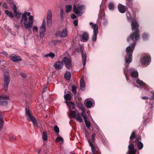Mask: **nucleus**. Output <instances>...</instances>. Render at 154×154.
Wrapping results in <instances>:
<instances>
[{
    "mask_svg": "<svg viewBox=\"0 0 154 154\" xmlns=\"http://www.w3.org/2000/svg\"><path fill=\"white\" fill-rule=\"evenodd\" d=\"M131 25L132 30H134V31L131 33L127 38V41L130 44L129 46L126 48V50L127 54L125 56V60L126 63H130L131 62L133 51L136 42L140 37L139 25L137 22L135 20H133Z\"/></svg>",
    "mask_w": 154,
    "mask_h": 154,
    "instance_id": "1",
    "label": "nucleus"
},
{
    "mask_svg": "<svg viewBox=\"0 0 154 154\" xmlns=\"http://www.w3.org/2000/svg\"><path fill=\"white\" fill-rule=\"evenodd\" d=\"M96 139L95 137H91V140L92 141L89 139H88V141L90 146L91 147V149L93 154H101L100 149L98 147L95 146L94 145Z\"/></svg>",
    "mask_w": 154,
    "mask_h": 154,
    "instance_id": "2",
    "label": "nucleus"
},
{
    "mask_svg": "<svg viewBox=\"0 0 154 154\" xmlns=\"http://www.w3.org/2000/svg\"><path fill=\"white\" fill-rule=\"evenodd\" d=\"M26 114L29 117V118H27L28 120L29 121H31L32 122L34 127L36 128H38V125L37 120L30 113L29 110L26 107Z\"/></svg>",
    "mask_w": 154,
    "mask_h": 154,
    "instance_id": "3",
    "label": "nucleus"
},
{
    "mask_svg": "<svg viewBox=\"0 0 154 154\" xmlns=\"http://www.w3.org/2000/svg\"><path fill=\"white\" fill-rule=\"evenodd\" d=\"M29 21H23V22L25 28L27 29L30 30L32 27L33 25V17L32 16H29Z\"/></svg>",
    "mask_w": 154,
    "mask_h": 154,
    "instance_id": "4",
    "label": "nucleus"
},
{
    "mask_svg": "<svg viewBox=\"0 0 154 154\" xmlns=\"http://www.w3.org/2000/svg\"><path fill=\"white\" fill-rule=\"evenodd\" d=\"M89 24L92 26L93 29L94 35L92 37V40L93 41H96L97 38V35L98 32V27L96 24H94L92 22H90Z\"/></svg>",
    "mask_w": 154,
    "mask_h": 154,
    "instance_id": "5",
    "label": "nucleus"
},
{
    "mask_svg": "<svg viewBox=\"0 0 154 154\" xmlns=\"http://www.w3.org/2000/svg\"><path fill=\"white\" fill-rule=\"evenodd\" d=\"M10 75L8 73H5L4 74V87L5 90H7L8 85L10 82Z\"/></svg>",
    "mask_w": 154,
    "mask_h": 154,
    "instance_id": "6",
    "label": "nucleus"
},
{
    "mask_svg": "<svg viewBox=\"0 0 154 154\" xmlns=\"http://www.w3.org/2000/svg\"><path fill=\"white\" fill-rule=\"evenodd\" d=\"M105 14L102 11H101L99 14L98 21L100 23H102L103 24L106 25L107 24L108 22L107 20L105 18Z\"/></svg>",
    "mask_w": 154,
    "mask_h": 154,
    "instance_id": "7",
    "label": "nucleus"
},
{
    "mask_svg": "<svg viewBox=\"0 0 154 154\" xmlns=\"http://www.w3.org/2000/svg\"><path fill=\"white\" fill-rule=\"evenodd\" d=\"M83 8L82 5H74L73 6V12L78 16H80L82 14L80 11L82 10Z\"/></svg>",
    "mask_w": 154,
    "mask_h": 154,
    "instance_id": "8",
    "label": "nucleus"
},
{
    "mask_svg": "<svg viewBox=\"0 0 154 154\" xmlns=\"http://www.w3.org/2000/svg\"><path fill=\"white\" fill-rule=\"evenodd\" d=\"M52 11L51 10L49 9L47 13V24L48 27H50L52 23Z\"/></svg>",
    "mask_w": 154,
    "mask_h": 154,
    "instance_id": "9",
    "label": "nucleus"
},
{
    "mask_svg": "<svg viewBox=\"0 0 154 154\" xmlns=\"http://www.w3.org/2000/svg\"><path fill=\"white\" fill-rule=\"evenodd\" d=\"M150 57L149 55H146L141 58L140 60L141 63L143 65H148L149 63Z\"/></svg>",
    "mask_w": 154,
    "mask_h": 154,
    "instance_id": "10",
    "label": "nucleus"
},
{
    "mask_svg": "<svg viewBox=\"0 0 154 154\" xmlns=\"http://www.w3.org/2000/svg\"><path fill=\"white\" fill-rule=\"evenodd\" d=\"M57 36L61 37H66L67 35V31L66 29H63L62 31L57 32L56 33Z\"/></svg>",
    "mask_w": 154,
    "mask_h": 154,
    "instance_id": "11",
    "label": "nucleus"
},
{
    "mask_svg": "<svg viewBox=\"0 0 154 154\" xmlns=\"http://www.w3.org/2000/svg\"><path fill=\"white\" fill-rule=\"evenodd\" d=\"M67 68H69L72 66L71 61L68 58L64 57L62 60Z\"/></svg>",
    "mask_w": 154,
    "mask_h": 154,
    "instance_id": "12",
    "label": "nucleus"
},
{
    "mask_svg": "<svg viewBox=\"0 0 154 154\" xmlns=\"http://www.w3.org/2000/svg\"><path fill=\"white\" fill-rule=\"evenodd\" d=\"M63 63L61 61H57L54 63L53 66L56 70L62 69L63 67Z\"/></svg>",
    "mask_w": 154,
    "mask_h": 154,
    "instance_id": "13",
    "label": "nucleus"
},
{
    "mask_svg": "<svg viewBox=\"0 0 154 154\" xmlns=\"http://www.w3.org/2000/svg\"><path fill=\"white\" fill-rule=\"evenodd\" d=\"M133 1H126V5L128 8H131L134 13L136 12L137 11V8L133 7Z\"/></svg>",
    "mask_w": 154,
    "mask_h": 154,
    "instance_id": "14",
    "label": "nucleus"
},
{
    "mask_svg": "<svg viewBox=\"0 0 154 154\" xmlns=\"http://www.w3.org/2000/svg\"><path fill=\"white\" fill-rule=\"evenodd\" d=\"M10 57L11 60L14 62L21 61L22 60L20 56L14 54H11L10 56Z\"/></svg>",
    "mask_w": 154,
    "mask_h": 154,
    "instance_id": "15",
    "label": "nucleus"
},
{
    "mask_svg": "<svg viewBox=\"0 0 154 154\" xmlns=\"http://www.w3.org/2000/svg\"><path fill=\"white\" fill-rule=\"evenodd\" d=\"M118 8L119 12L122 13H125L126 10L128 9L127 7L121 4H119L118 5Z\"/></svg>",
    "mask_w": 154,
    "mask_h": 154,
    "instance_id": "16",
    "label": "nucleus"
},
{
    "mask_svg": "<svg viewBox=\"0 0 154 154\" xmlns=\"http://www.w3.org/2000/svg\"><path fill=\"white\" fill-rule=\"evenodd\" d=\"M30 14V13L25 11L22 14V18L20 21L21 23H22L23 21H26L27 20V18L26 16L27 15L28 16H31Z\"/></svg>",
    "mask_w": 154,
    "mask_h": 154,
    "instance_id": "17",
    "label": "nucleus"
},
{
    "mask_svg": "<svg viewBox=\"0 0 154 154\" xmlns=\"http://www.w3.org/2000/svg\"><path fill=\"white\" fill-rule=\"evenodd\" d=\"M80 52L82 55V58L83 62V66H85L86 63L87 56L86 53H84L83 50L81 48L80 49Z\"/></svg>",
    "mask_w": 154,
    "mask_h": 154,
    "instance_id": "18",
    "label": "nucleus"
},
{
    "mask_svg": "<svg viewBox=\"0 0 154 154\" xmlns=\"http://www.w3.org/2000/svg\"><path fill=\"white\" fill-rule=\"evenodd\" d=\"M40 37H43L45 34L46 32V27L41 26L39 30Z\"/></svg>",
    "mask_w": 154,
    "mask_h": 154,
    "instance_id": "19",
    "label": "nucleus"
},
{
    "mask_svg": "<svg viewBox=\"0 0 154 154\" xmlns=\"http://www.w3.org/2000/svg\"><path fill=\"white\" fill-rule=\"evenodd\" d=\"M131 75L133 78H137L138 76V72L134 69H131Z\"/></svg>",
    "mask_w": 154,
    "mask_h": 154,
    "instance_id": "20",
    "label": "nucleus"
},
{
    "mask_svg": "<svg viewBox=\"0 0 154 154\" xmlns=\"http://www.w3.org/2000/svg\"><path fill=\"white\" fill-rule=\"evenodd\" d=\"M82 38L83 42L88 41L89 39V35L88 33L86 32H84L82 36Z\"/></svg>",
    "mask_w": 154,
    "mask_h": 154,
    "instance_id": "21",
    "label": "nucleus"
},
{
    "mask_svg": "<svg viewBox=\"0 0 154 154\" xmlns=\"http://www.w3.org/2000/svg\"><path fill=\"white\" fill-rule=\"evenodd\" d=\"M135 131H133L132 132L130 137V140L129 141V143H130L129 145L132 144L134 146V144L132 143V142H133L132 140H133L135 138Z\"/></svg>",
    "mask_w": 154,
    "mask_h": 154,
    "instance_id": "22",
    "label": "nucleus"
},
{
    "mask_svg": "<svg viewBox=\"0 0 154 154\" xmlns=\"http://www.w3.org/2000/svg\"><path fill=\"white\" fill-rule=\"evenodd\" d=\"M85 105L88 108H91L93 105L92 102L89 100H88L87 101L85 100Z\"/></svg>",
    "mask_w": 154,
    "mask_h": 154,
    "instance_id": "23",
    "label": "nucleus"
},
{
    "mask_svg": "<svg viewBox=\"0 0 154 154\" xmlns=\"http://www.w3.org/2000/svg\"><path fill=\"white\" fill-rule=\"evenodd\" d=\"M85 81L83 79H82L80 80V89L82 90H84V88H85Z\"/></svg>",
    "mask_w": 154,
    "mask_h": 154,
    "instance_id": "24",
    "label": "nucleus"
},
{
    "mask_svg": "<svg viewBox=\"0 0 154 154\" xmlns=\"http://www.w3.org/2000/svg\"><path fill=\"white\" fill-rule=\"evenodd\" d=\"M136 82L137 84H139L140 85L144 87L145 88L147 86V85L145 83L139 79L137 80Z\"/></svg>",
    "mask_w": 154,
    "mask_h": 154,
    "instance_id": "25",
    "label": "nucleus"
},
{
    "mask_svg": "<svg viewBox=\"0 0 154 154\" xmlns=\"http://www.w3.org/2000/svg\"><path fill=\"white\" fill-rule=\"evenodd\" d=\"M135 144L137 145L139 150L141 149L143 147V143L140 141L135 142Z\"/></svg>",
    "mask_w": 154,
    "mask_h": 154,
    "instance_id": "26",
    "label": "nucleus"
},
{
    "mask_svg": "<svg viewBox=\"0 0 154 154\" xmlns=\"http://www.w3.org/2000/svg\"><path fill=\"white\" fill-rule=\"evenodd\" d=\"M64 77L67 80H69L71 78L70 72H69L67 71L64 74Z\"/></svg>",
    "mask_w": 154,
    "mask_h": 154,
    "instance_id": "27",
    "label": "nucleus"
},
{
    "mask_svg": "<svg viewBox=\"0 0 154 154\" xmlns=\"http://www.w3.org/2000/svg\"><path fill=\"white\" fill-rule=\"evenodd\" d=\"M72 96L71 94H67L64 95V98L67 101H70L71 99Z\"/></svg>",
    "mask_w": 154,
    "mask_h": 154,
    "instance_id": "28",
    "label": "nucleus"
},
{
    "mask_svg": "<svg viewBox=\"0 0 154 154\" xmlns=\"http://www.w3.org/2000/svg\"><path fill=\"white\" fill-rule=\"evenodd\" d=\"M5 14L8 16H9L11 18H13L14 16L12 13L11 11H9L7 10H6L5 11Z\"/></svg>",
    "mask_w": 154,
    "mask_h": 154,
    "instance_id": "29",
    "label": "nucleus"
},
{
    "mask_svg": "<svg viewBox=\"0 0 154 154\" xmlns=\"http://www.w3.org/2000/svg\"><path fill=\"white\" fill-rule=\"evenodd\" d=\"M126 16L127 20L128 21H130L132 20V18L130 13L128 11L126 13Z\"/></svg>",
    "mask_w": 154,
    "mask_h": 154,
    "instance_id": "30",
    "label": "nucleus"
},
{
    "mask_svg": "<svg viewBox=\"0 0 154 154\" xmlns=\"http://www.w3.org/2000/svg\"><path fill=\"white\" fill-rule=\"evenodd\" d=\"M55 56V54L54 53L52 52H50L49 54H45L44 55V57H49L51 58H53Z\"/></svg>",
    "mask_w": 154,
    "mask_h": 154,
    "instance_id": "31",
    "label": "nucleus"
},
{
    "mask_svg": "<svg viewBox=\"0 0 154 154\" xmlns=\"http://www.w3.org/2000/svg\"><path fill=\"white\" fill-rule=\"evenodd\" d=\"M42 138L43 139L45 140L46 141L48 139V137L47 136V133L46 132L44 131L43 132L42 134Z\"/></svg>",
    "mask_w": 154,
    "mask_h": 154,
    "instance_id": "32",
    "label": "nucleus"
},
{
    "mask_svg": "<svg viewBox=\"0 0 154 154\" xmlns=\"http://www.w3.org/2000/svg\"><path fill=\"white\" fill-rule=\"evenodd\" d=\"M109 8L112 10H113L114 9V4L112 2L110 3L108 5Z\"/></svg>",
    "mask_w": 154,
    "mask_h": 154,
    "instance_id": "33",
    "label": "nucleus"
},
{
    "mask_svg": "<svg viewBox=\"0 0 154 154\" xmlns=\"http://www.w3.org/2000/svg\"><path fill=\"white\" fill-rule=\"evenodd\" d=\"M14 14H15L14 16H15L16 18L19 19L20 18L22 13L17 11L16 12L14 13Z\"/></svg>",
    "mask_w": 154,
    "mask_h": 154,
    "instance_id": "34",
    "label": "nucleus"
},
{
    "mask_svg": "<svg viewBox=\"0 0 154 154\" xmlns=\"http://www.w3.org/2000/svg\"><path fill=\"white\" fill-rule=\"evenodd\" d=\"M69 113L72 118H75L76 116V113L75 111H71Z\"/></svg>",
    "mask_w": 154,
    "mask_h": 154,
    "instance_id": "35",
    "label": "nucleus"
},
{
    "mask_svg": "<svg viewBox=\"0 0 154 154\" xmlns=\"http://www.w3.org/2000/svg\"><path fill=\"white\" fill-rule=\"evenodd\" d=\"M0 99L2 100H7L8 99V97L5 95H0Z\"/></svg>",
    "mask_w": 154,
    "mask_h": 154,
    "instance_id": "36",
    "label": "nucleus"
},
{
    "mask_svg": "<svg viewBox=\"0 0 154 154\" xmlns=\"http://www.w3.org/2000/svg\"><path fill=\"white\" fill-rule=\"evenodd\" d=\"M149 37L148 35L146 33H144L143 34V40H147Z\"/></svg>",
    "mask_w": 154,
    "mask_h": 154,
    "instance_id": "37",
    "label": "nucleus"
},
{
    "mask_svg": "<svg viewBox=\"0 0 154 154\" xmlns=\"http://www.w3.org/2000/svg\"><path fill=\"white\" fill-rule=\"evenodd\" d=\"M9 139L11 141L13 142L17 140V137L14 135H12L9 137Z\"/></svg>",
    "mask_w": 154,
    "mask_h": 154,
    "instance_id": "38",
    "label": "nucleus"
},
{
    "mask_svg": "<svg viewBox=\"0 0 154 154\" xmlns=\"http://www.w3.org/2000/svg\"><path fill=\"white\" fill-rule=\"evenodd\" d=\"M75 118H76L77 121H79L80 122H82V118L79 114L76 116Z\"/></svg>",
    "mask_w": 154,
    "mask_h": 154,
    "instance_id": "39",
    "label": "nucleus"
},
{
    "mask_svg": "<svg viewBox=\"0 0 154 154\" xmlns=\"http://www.w3.org/2000/svg\"><path fill=\"white\" fill-rule=\"evenodd\" d=\"M85 125L88 128H89L91 126V123L90 122L87 120H85Z\"/></svg>",
    "mask_w": 154,
    "mask_h": 154,
    "instance_id": "40",
    "label": "nucleus"
},
{
    "mask_svg": "<svg viewBox=\"0 0 154 154\" xmlns=\"http://www.w3.org/2000/svg\"><path fill=\"white\" fill-rule=\"evenodd\" d=\"M66 12H68L70 11L72 9V6L70 5H67L66 6Z\"/></svg>",
    "mask_w": 154,
    "mask_h": 154,
    "instance_id": "41",
    "label": "nucleus"
},
{
    "mask_svg": "<svg viewBox=\"0 0 154 154\" xmlns=\"http://www.w3.org/2000/svg\"><path fill=\"white\" fill-rule=\"evenodd\" d=\"M72 91L74 94H76L77 92L76 90V87L75 85H72Z\"/></svg>",
    "mask_w": 154,
    "mask_h": 154,
    "instance_id": "42",
    "label": "nucleus"
},
{
    "mask_svg": "<svg viewBox=\"0 0 154 154\" xmlns=\"http://www.w3.org/2000/svg\"><path fill=\"white\" fill-rule=\"evenodd\" d=\"M82 116L84 118V120H87V116L85 112H82Z\"/></svg>",
    "mask_w": 154,
    "mask_h": 154,
    "instance_id": "43",
    "label": "nucleus"
},
{
    "mask_svg": "<svg viewBox=\"0 0 154 154\" xmlns=\"http://www.w3.org/2000/svg\"><path fill=\"white\" fill-rule=\"evenodd\" d=\"M54 131L56 133H58L59 132V129L57 125H56L54 128Z\"/></svg>",
    "mask_w": 154,
    "mask_h": 154,
    "instance_id": "44",
    "label": "nucleus"
},
{
    "mask_svg": "<svg viewBox=\"0 0 154 154\" xmlns=\"http://www.w3.org/2000/svg\"><path fill=\"white\" fill-rule=\"evenodd\" d=\"M64 14L63 10V9H61L60 10V17L61 19H63V15Z\"/></svg>",
    "mask_w": 154,
    "mask_h": 154,
    "instance_id": "45",
    "label": "nucleus"
},
{
    "mask_svg": "<svg viewBox=\"0 0 154 154\" xmlns=\"http://www.w3.org/2000/svg\"><path fill=\"white\" fill-rule=\"evenodd\" d=\"M60 141L63 142V139L61 137H60V136H58V137H57L56 138V141L57 142H58Z\"/></svg>",
    "mask_w": 154,
    "mask_h": 154,
    "instance_id": "46",
    "label": "nucleus"
},
{
    "mask_svg": "<svg viewBox=\"0 0 154 154\" xmlns=\"http://www.w3.org/2000/svg\"><path fill=\"white\" fill-rule=\"evenodd\" d=\"M8 104L7 101H0V105H7Z\"/></svg>",
    "mask_w": 154,
    "mask_h": 154,
    "instance_id": "47",
    "label": "nucleus"
},
{
    "mask_svg": "<svg viewBox=\"0 0 154 154\" xmlns=\"http://www.w3.org/2000/svg\"><path fill=\"white\" fill-rule=\"evenodd\" d=\"M141 136H139L138 137H136V138L135 141H134L133 142H135L140 141V140H141Z\"/></svg>",
    "mask_w": 154,
    "mask_h": 154,
    "instance_id": "48",
    "label": "nucleus"
},
{
    "mask_svg": "<svg viewBox=\"0 0 154 154\" xmlns=\"http://www.w3.org/2000/svg\"><path fill=\"white\" fill-rule=\"evenodd\" d=\"M4 125V121H0V131L2 129Z\"/></svg>",
    "mask_w": 154,
    "mask_h": 154,
    "instance_id": "49",
    "label": "nucleus"
},
{
    "mask_svg": "<svg viewBox=\"0 0 154 154\" xmlns=\"http://www.w3.org/2000/svg\"><path fill=\"white\" fill-rule=\"evenodd\" d=\"M13 10L14 13H16L17 12V7L15 5H13Z\"/></svg>",
    "mask_w": 154,
    "mask_h": 154,
    "instance_id": "50",
    "label": "nucleus"
},
{
    "mask_svg": "<svg viewBox=\"0 0 154 154\" xmlns=\"http://www.w3.org/2000/svg\"><path fill=\"white\" fill-rule=\"evenodd\" d=\"M0 121H4L3 116L1 111H0Z\"/></svg>",
    "mask_w": 154,
    "mask_h": 154,
    "instance_id": "51",
    "label": "nucleus"
},
{
    "mask_svg": "<svg viewBox=\"0 0 154 154\" xmlns=\"http://www.w3.org/2000/svg\"><path fill=\"white\" fill-rule=\"evenodd\" d=\"M46 22L45 19H44L42 25L41 26L45 27Z\"/></svg>",
    "mask_w": 154,
    "mask_h": 154,
    "instance_id": "52",
    "label": "nucleus"
},
{
    "mask_svg": "<svg viewBox=\"0 0 154 154\" xmlns=\"http://www.w3.org/2000/svg\"><path fill=\"white\" fill-rule=\"evenodd\" d=\"M151 117V113L149 112L148 113L147 115L146 116V117L147 119H149Z\"/></svg>",
    "mask_w": 154,
    "mask_h": 154,
    "instance_id": "53",
    "label": "nucleus"
},
{
    "mask_svg": "<svg viewBox=\"0 0 154 154\" xmlns=\"http://www.w3.org/2000/svg\"><path fill=\"white\" fill-rule=\"evenodd\" d=\"M78 20H75L73 22V24L75 26H77L78 25Z\"/></svg>",
    "mask_w": 154,
    "mask_h": 154,
    "instance_id": "54",
    "label": "nucleus"
},
{
    "mask_svg": "<svg viewBox=\"0 0 154 154\" xmlns=\"http://www.w3.org/2000/svg\"><path fill=\"white\" fill-rule=\"evenodd\" d=\"M76 17V15L74 14H72L71 15V18L72 19H75Z\"/></svg>",
    "mask_w": 154,
    "mask_h": 154,
    "instance_id": "55",
    "label": "nucleus"
},
{
    "mask_svg": "<svg viewBox=\"0 0 154 154\" xmlns=\"http://www.w3.org/2000/svg\"><path fill=\"white\" fill-rule=\"evenodd\" d=\"M33 31H34L35 30L36 32H37L38 30V28L36 26H34L33 28Z\"/></svg>",
    "mask_w": 154,
    "mask_h": 154,
    "instance_id": "56",
    "label": "nucleus"
},
{
    "mask_svg": "<svg viewBox=\"0 0 154 154\" xmlns=\"http://www.w3.org/2000/svg\"><path fill=\"white\" fill-rule=\"evenodd\" d=\"M21 76L24 78H25L26 77V75L24 73H22L20 74Z\"/></svg>",
    "mask_w": 154,
    "mask_h": 154,
    "instance_id": "57",
    "label": "nucleus"
},
{
    "mask_svg": "<svg viewBox=\"0 0 154 154\" xmlns=\"http://www.w3.org/2000/svg\"><path fill=\"white\" fill-rule=\"evenodd\" d=\"M3 7L5 8L6 9H8V7L7 5V4L5 3H4L3 5Z\"/></svg>",
    "mask_w": 154,
    "mask_h": 154,
    "instance_id": "58",
    "label": "nucleus"
},
{
    "mask_svg": "<svg viewBox=\"0 0 154 154\" xmlns=\"http://www.w3.org/2000/svg\"><path fill=\"white\" fill-rule=\"evenodd\" d=\"M152 95L150 98V99L151 100H153L154 99V92H152Z\"/></svg>",
    "mask_w": 154,
    "mask_h": 154,
    "instance_id": "59",
    "label": "nucleus"
},
{
    "mask_svg": "<svg viewBox=\"0 0 154 154\" xmlns=\"http://www.w3.org/2000/svg\"><path fill=\"white\" fill-rule=\"evenodd\" d=\"M148 97H146V96H143V97H141V98L142 99L144 100H146V99H148Z\"/></svg>",
    "mask_w": 154,
    "mask_h": 154,
    "instance_id": "60",
    "label": "nucleus"
},
{
    "mask_svg": "<svg viewBox=\"0 0 154 154\" xmlns=\"http://www.w3.org/2000/svg\"><path fill=\"white\" fill-rule=\"evenodd\" d=\"M96 134L95 133H93L91 135V137H95L96 136Z\"/></svg>",
    "mask_w": 154,
    "mask_h": 154,
    "instance_id": "61",
    "label": "nucleus"
},
{
    "mask_svg": "<svg viewBox=\"0 0 154 154\" xmlns=\"http://www.w3.org/2000/svg\"><path fill=\"white\" fill-rule=\"evenodd\" d=\"M14 26L16 28H17V29H19V27H20V26L18 25H15Z\"/></svg>",
    "mask_w": 154,
    "mask_h": 154,
    "instance_id": "62",
    "label": "nucleus"
},
{
    "mask_svg": "<svg viewBox=\"0 0 154 154\" xmlns=\"http://www.w3.org/2000/svg\"><path fill=\"white\" fill-rule=\"evenodd\" d=\"M47 88H44V89L42 91V93H43L47 91Z\"/></svg>",
    "mask_w": 154,
    "mask_h": 154,
    "instance_id": "63",
    "label": "nucleus"
},
{
    "mask_svg": "<svg viewBox=\"0 0 154 154\" xmlns=\"http://www.w3.org/2000/svg\"><path fill=\"white\" fill-rule=\"evenodd\" d=\"M153 107V105L151 104V106L150 107V109L151 111H152Z\"/></svg>",
    "mask_w": 154,
    "mask_h": 154,
    "instance_id": "64",
    "label": "nucleus"
}]
</instances>
